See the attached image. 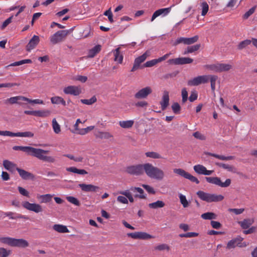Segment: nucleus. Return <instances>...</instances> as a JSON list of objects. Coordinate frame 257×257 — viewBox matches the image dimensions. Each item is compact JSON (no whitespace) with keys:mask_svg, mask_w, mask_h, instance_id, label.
Segmentation results:
<instances>
[{"mask_svg":"<svg viewBox=\"0 0 257 257\" xmlns=\"http://www.w3.org/2000/svg\"><path fill=\"white\" fill-rule=\"evenodd\" d=\"M18 189L19 190V193L21 195H22L24 196H26V197L29 196V192L27 190H26L25 188H24L22 187H18Z\"/></svg>","mask_w":257,"mask_h":257,"instance_id":"69168bd1","label":"nucleus"},{"mask_svg":"<svg viewBox=\"0 0 257 257\" xmlns=\"http://www.w3.org/2000/svg\"><path fill=\"white\" fill-rule=\"evenodd\" d=\"M53 195L50 194L44 195H37V198L40 201L41 203H47L52 201Z\"/></svg>","mask_w":257,"mask_h":257,"instance_id":"393cba45","label":"nucleus"},{"mask_svg":"<svg viewBox=\"0 0 257 257\" xmlns=\"http://www.w3.org/2000/svg\"><path fill=\"white\" fill-rule=\"evenodd\" d=\"M50 113V111L48 110H35V116L45 117L49 116Z\"/></svg>","mask_w":257,"mask_h":257,"instance_id":"ea45409f","label":"nucleus"},{"mask_svg":"<svg viewBox=\"0 0 257 257\" xmlns=\"http://www.w3.org/2000/svg\"><path fill=\"white\" fill-rule=\"evenodd\" d=\"M172 108L175 113L178 114L180 110V106L178 103L176 102L172 104Z\"/></svg>","mask_w":257,"mask_h":257,"instance_id":"680f3d73","label":"nucleus"},{"mask_svg":"<svg viewBox=\"0 0 257 257\" xmlns=\"http://www.w3.org/2000/svg\"><path fill=\"white\" fill-rule=\"evenodd\" d=\"M171 8L160 9L155 11L152 15L151 22H153L157 17L163 15L165 16L167 15L171 11Z\"/></svg>","mask_w":257,"mask_h":257,"instance_id":"412c9836","label":"nucleus"},{"mask_svg":"<svg viewBox=\"0 0 257 257\" xmlns=\"http://www.w3.org/2000/svg\"><path fill=\"white\" fill-rule=\"evenodd\" d=\"M5 215L9 217L11 219H17L18 213H14L13 212H7L4 213Z\"/></svg>","mask_w":257,"mask_h":257,"instance_id":"e2e57ef3","label":"nucleus"},{"mask_svg":"<svg viewBox=\"0 0 257 257\" xmlns=\"http://www.w3.org/2000/svg\"><path fill=\"white\" fill-rule=\"evenodd\" d=\"M104 15L108 17V19L110 23L113 22V15L110 8L104 13Z\"/></svg>","mask_w":257,"mask_h":257,"instance_id":"13d9d810","label":"nucleus"},{"mask_svg":"<svg viewBox=\"0 0 257 257\" xmlns=\"http://www.w3.org/2000/svg\"><path fill=\"white\" fill-rule=\"evenodd\" d=\"M66 199L68 202L76 206H79L80 204L79 201L74 197L67 196Z\"/></svg>","mask_w":257,"mask_h":257,"instance_id":"864d4df0","label":"nucleus"},{"mask_svg":"<svg viewBox=\"0 0 257 257\" xmlns=\"http://www.w3.org/2000/svg\"><path fill=\"white\" fill-rule=\"evenodd\" d=\"M152 89L150 86L144 87L139 90L135 94V97L138 99L146 98L152 92Z\"/></svg>","mask_w":257,"mask_h":257,"instance_id":"ddd939ff","label":"nucleus"},{"mask_svg":"<svg viewBox=\"0 0 257 257\" xmlns=\"http://www.w3.org/2000/svg\"><path fill=\"white\" fill-rule=\"evenodd\" d=\"M69 33L68 30L58 31L52 35L50 38V40L53 44H56L62 42L64 40Z\"/></svg>","mask_w":257,"mask_h":257,"instance_id":"0eeeda50","label":"nucleus"},{"mask_svg":"<svg viewBox=\"0 0 257 257\" xmlns=\"http://www.w3.org/2000/svg\"><path fill=\"white\" fill-rule=\"evenodd\" d=\"M53 130L55 134H59L61 132L60 125L57 122L56 118H53L52 121Z\"/></svg>","mask_w":257,"mask_h":257,"instance_id":"79ce46f5","label":"nucleus"},{"mask_svg":"<svg viewBox=\"0 0 257 257\" xmlns=\"http://www.w3.org/2000/svg\"><path fill=\"white\" fill-rule=\"evenodd\" d=\"M13 18V16H12L3 22L2 25L1 27L2 30H4L12 22Z\"/></svg>","mask_w":257,"mask_h":257,"instance_id":"052dcab7","label":"nucleus"},{"mask_svg":"<svg viewBox=\"0 0 257 257\" xmlns=\"http://www.w3.org/2000/svg\"><path fill=\"white\" fill-rule=\"evenodd\" d=\"M149 55L150 52L149 51H147L143 55L136 58L131 71L133 72L138 69L139 68L140 64L144 62Z\"/></svg>","mask_w":257,"mask_h":257,"instance_id":"dca6fc26","label":"nucleus"},{"mask_svg":"<svg viewBox=\"0 0 257 257\" xmlns=\"http://www.w3.org/2000/svg\"><path fill=\"white\" fill-rule=\"evenodd\" d=\"M35 148L30 146H15L13 147V149L15 151H22L26 153L28 155L33 156Z\"/></svg>","mask_w":257,"mask_h":257,"instance_id":"6ab92c4d","label":"nucleus"},{"mask_svg":"<svg viewBox=\"0 0 257 257\" xmlns=\"http://www.w3.org/2000/svg\"><path fill=\"white\" fill-rule=\"evenodd\" d=\"M206 181L209 183L215 184L219 187L225 188L230 186L231 180L230 179H227L224 182H222L220 179L217 177H206Z\"/></svg>","mask_w":257,"mask_h":257,"instance_id":"6e6552de","label":"nucleus"},{"mask_svg":"<svg viewBox=\"0 0 257 257\" xmlns=\"http://www.w3.org/2000/svg\"><path fill=\"white\" fill-rule=\"evenodd\" d=\"M134 121L133 120H121L119 121V125L123 128H131L134 125Z\"/></svg>","mask_w":257,"mask_h":257,"instance_id":"f704fd0d","label":"nucleus"},{"mask_svg":"<svg viewBox=\"0 0 257 257\" xmlns=\"http://www.w3.org/2000/svg\"><path fill=\"white\" fill-rule=\"evenodd\" d=\"M196 194L201 200L208 203L219 202L224 199L222 195L209 193L202 191H197Z\"/></svg>","mask_w":257,"mask_h":257,"instance_id":"7ed1b4c3","label":"nucleus"},{"mask_svg":"<svg viewBox=\"0 0 257 257\" xmlns=\"http://www.w3.org/2000/svg\"><path fill=\"white\" fill-rule=\"evenodd\" d=\"M145 155L149 158L152 159H162V156L157 152H148L145 153Z\"/></svg>","mask_w":257,"mask_h":257,"instance_id":"c03bdc74","label":"nucleus"},{"mask_svg":"<svg viewBox=\"0 0 257 257\" xmlns=\"http://www.w3.org/2000/svg\"><path fill=\"white\" fill-rule=\"evenodd\" d=\"M156 64L157 62L155 59L146 62L144 64V66L146 67H151L155 65Z\"/></svg>","mask_w":257,"mask_h":257,"instance_id":"338daca9","label":"nucleus"},{"mask_svg":"<svg viewBox=\"0 0 257 257\" xmlns=\"http://www.w3.org/2000/svg\"><path fill=\"white\" fill-rule=\"evenodd\" d=\"M209 81L208 75H200L189 80L188 85L189 86H198L201 84L207 83Z\"/></svg>","mask_w":257,"mask_h":257,"instance_id":"1a4fd4ad","label":"nucleus"},{"mask_svg":"<svg viewBox=\"0 0 257 257\" xmlns=\"http://www.w3.org/2000/svg\"><path fill=\"white\" fill-rule=\"evenodd\" d=\"M180 202L184 208H186L189 206V203L186 196L182 194L179 195Z\"/></svg>","mask_w":257,"mask_h":257,"instance_id":"49530a36","label":"nucleus"},{"mask_svg":"<svg viewBox=\"0 0 257 257\" xmlns=\"http://www.w3.org/2000/svg\"><path fill=\"white\" fill-rule=\"evenodd\" d=\"M53 229L59 232V233H68L69 232V229L67 228V226L65 225H63L62 224H54L53 226Z\"/></svg>","mask_w":257,"mask_h":257,"instance_id":"cd10ccee","label":"nucleus"},{"mask_svg":"<svg viewBox=\"0 0 257 257\" xmlns=\"http://www.w3.org/2000/svg\"><path fill=\"white\" fill-rule=\"evenodd\" d=\"M95 136L97 138L101 139H108L112 136L108 132L98 131L95 132Z\"/></svg>","mask_w":257,"mask_h":257,"instance_id":"c756f323","label":"nucleus"},{"mask_svg":"<svg viewBox=\"0 0 257 257\" xmlns=\"http://www.w3.org/2000/svg\"><path fill=\"white\" fill-rule=\"evenodd\" d=\"M201 218L205 220L215 219L216 215L213 212H206L201 214Z\"/></svg>","mask_w":257,"mask_h":257,"instance_id":"a19ab883","label":"nucleus"},{"mask_svg":"<svg viewBox=\"0 0 257 257\" xmlns=\"http://www.w3.org/2000/svg\"><path fill=\"white\" fill-rule=\"evenodd\" d=\"M100 49L101 47L100 45H98L94 46L89 51L88 57L90 58H93L97 53L100 51Z\"/></svg>","mask_w":257,"mask_h":257,"instance_id":"4c0bfd02","label":"nucleus"},{"mask_svg":"<svg viewBox=\"0 0 257 257\" xmlns=\"http://www.w3.org/2000/svg\"><path fill=\"white\" fill-rule=\"evenodd\" d=\"M51 102L54 104H62L65 106L66 103L65 100L60 96H54L51 98Z\"/></svg>","mask_w":257,"mask_h":257,"instance_id":"7c9ffc66","label":"nucleus"},{"mask_svg":"<svg viewBox=\"0 0 257 257\" xmlns=\"http://www.w3.org/2000/svg\"><path fill=\"white\" fill-rule=\"evenodd\" d=\"M32 63V60L31 59H25L19 61L15 62L11 64L9 66H20L26 63Z\"/></svg>","mask_w":257,"mask_h":257,"instance_id":"8fccbe9b","label":"nucleus"},{"mask_svg":"<svg viewBox=\"0 0 257 257\" xmlns=\"http://www.w3.org/2000/svg\"><path fill=\"white\" fill-rule=\"evenodd\" d=\"M193 136L196 139L200 140H204L205 139V137L201 134L199 132H196L193 133Z\"/></svg>","mask_w":257,"mask_h":257,"instance_id":"774afa93","label":"nucleus"},{"mask_svg":"<svg viewBox=\"0 0 257 257\" xmlns=\"http://www.w3.org/2000/svg\"><path fill=\"white\" fill-rule=\"evenodd\" d=\"M94 128V126H89L86 128L80 129V130H79L78 132H77V133L81 135H84L88 133L89 132L93 130Z\"/></svg>","mask_w":257,"mask_h":257,"instance_id":"3c124183","label":"nucleus"},{"mask_svg":"<svg viewBox=\"0 0 257 257\" xmlns=\"http://www.w3.org/2000/svg\"><path fill=\"white\" fill-rule=\"evenodd\" d=\"M19 100L26 101V97L23 96H17L10 97L7 101L11 104L18 103L21 104V103L18 102Z\"/></svg>","mask_w":257,"mask_h":257,"instance_id":"c9c22d12","label":"nucleus"},{"mask_svg":"<svg viewBox=\"0 0 257 257\" xmlns=\"http://www.w3.org/2000/svg\"><path fill=\"white\" fill-rule=\"evenodd\" d=\"M97 100L96 97L95 96H93L90 99H81L80 101L85 104L86 105H91L94 102H95Z\"/></svg>","mask_w":257,"mask_h":257,"instance_id":"09e8293b","label":"nucleus"},{"mask_svg":"<svg viewBox=\"0 0 257 257\" xmlns=\"http://www.w3.org/2000/svg\"><path fill=\"white\" fill-rule=\"evenodd\" d=\"M22 206L25 209L38 213L43 211V208L41 205L37 203H31L28 201H24L22 202Z\"/></svg>","mask_w":257,"mask_h":257,"instance_id":"9b49d317","label":"nucleus"},{"mask_svg":"<svg viewBox=\"0 0 257 257\" xmlns=\"http://www.w3.org/2000/svg\"><path fill=\"white\" fill-rule=\"evenodd\" d=\"M256 8V6L253 7L251 9H250L247 12H246L244 15L243 16V18L244 19H247L248 17L251 16L255 11Z\"/></svg>","mask_w":257,"mask_h":257,"instance_id":"4d7b16f0","label":"nucleus"},{"mask_svg":"<svg viewBox=\"0 0 257 257\" xmlns=\"http://www.w3.org/2000/svg\"><path fill=\"white\" fill-rule=\"evenodd\" d=\"M40 42L38 36L34 35L27 45L26 49L28 51H31L34 49Z\"/></svg>","mask_w":257,"mask_h":257,"instance_id":"4be33fe9","label":"nucleus"},{"mask_svg":"<svg viewBox=\"0 0 257 257\" xmlns=\"http://www.w3.org/2000/svg\"><path fill=\"white\" fill-rule=\"evenodd\" d=\"M165 204L163 201L158 200L155 202L149 204L148 206L150 208L156 209L163 208L165 206Z\"/></svg>","mask_w":257,"mask_h":257,"instance_id":"72a5a7b5","label":"nucleus"},{"mask_svg":"<svg viewBox=\"0 0 257 257\" xmlns=\"http://www.w3.org/2000/svg\"><path fill=\"white\" fill-rule=\"evenodd\" d=\"M125 171L131 175L136 176L143 175L145 172L150 178L158 180H162L165 177L162 170L149 163L128 166Z\"/></svg>","mask_w":257,"mask_h":257,"instance_id":"f257e3e1","label":"nucleus"},{"mask_svg":"<svg viewBox=\"0 0 257 257\" xmlns=\"http://www.w3.org/2000/svg\"><path fill=\"white\" fill-rule=\"evenodd\" d=\"M198 36H195L191 38L180 37L177 39L173 44L174 46H177L180 43L185 45H191L196 42L198 40Z\"/></svg>","mask_w":257,"mask_h":257,"instance_id":"f8f14e48","label":"nucleus"},{"mask_svg":"<svg viewBox=\"0 0 257 257\" xmlns=\"http://www.w3.org/2000/svg\"><path fill=\"white\" fill-rule=\"evenodd\" d=\"M139 235L140 239H149L154 238V236L145 232H139Z\"/></svg>","mask_w":257,"mask_h":257,"instance_id":"603ef678","label":"nucleus"},{"mask_svg":"<svg viewBox=\"0 0 257 257\" xmlns=\"http://www.w3.org/2000/svg\"><path fill=\"white\" fill-rule=\"evenodd\" d=\"M0 135L10 137L33 138L34 134L31 132L13 133L9 131H0Z\"/></svg>","mask_w":257,"mask_h":257,"instance_id":"423d86ee","label":"nucleus"},{"mask_svg":"<svg viewBox=\"0 0 257 257\" xmlns=\"http://www.w3.org/2000/svg\"><path fill=\"white\" fill-rule=\"evenodd\" d=\"M173 172L180 176H182L186 179L189 180L190 181L192 182L195 183L197 184L199 183V181L196 177L192 176L191 174L187 172L182 169H174Z\"/></svg>","mask_w":257,"mask_h":257,"instance_id":"9d476101","label":"nucleus"},{"mask_svg":"<svg viewBox=\"0 0 257 257\" xmlns=\"http://www.w3.org/2000/svg\"><path fill=\"white\" fill-rule=\"evenodd\" d=\"M193 169L196 173L201 175H210L213 172V170H207L206 168L202 165H195L193 167Z\"/></svg>","mask_w":257,"mask_h":257,"instance_id":"a211bd4d","label":"nucleus"},{"mask_svg":"<svg viewBox=\"0 0 257 257\" xmlns=\"http://www.w3.org/2000/svg\"><path fill=\"white\" fill-rule=\"evenodd\" d=\"M243 240V238L240 236H238L237 237L231 239L227 242L226 248L230 249L234 248L236 246H239L240 244H241V242H242Z\"/></svg>","mask_w":257,"mask_h":257,"instance_id":"f3484780","label":"nucleus"},{"mask_svg":"<svg viewBox=\"0 0 257 257\" xmlns=\"http://www.w3.org/2000/svg\"><path fill=\"white\" fill-rule=\"evenodd\" d=\"M205 67L215 72H221L227 71L232 68V65L225 63H215L210 65H206Z\"/></svg>","mask_w":257,"mask_h":257,"instance_id":"20e7f679","label":"nucleus"},{"mask_svg":"<svg viewBox=\"0 0 257 257\" xmlns=\"http://www.w3.org/2000/svg\"><path fill=\"white\" fill-rule=\"evenodd\" d=\"M66 171L70 172L85 175L87 174V172L84 169H78L74 167H71L66 168Z\"/></svg>","mask_w":257,"mask_h":257,"instance_id":"473e14b6","label":"nucleus"},{"mask_svg":"<svg viewBox=\"0 0 257 257\" xmlns=\"http://www.w3.org/2000/svg\"><path fill=\"white\" fill-rule=\"evenodd\" d=\"M209 76V80L211 83V88L212 91H214L216 87V81L218 79V77L216 75H208Z\"/></svg>","mask_w":257,"mask_h":257,"instance_id":"37998d69","label":"nucleus"},{"mask_svg":"<svg viewBox=\"0 0 257 257\" xmlns=\"http://www.w3.org/2000/svg\"><path fill=\"white\" fill-rule=\"evenodd\" d=\"M114 61L121 64L123 60V56L120 54L119 48H116L114 51Z\"/></svg>","mask_w":257,"mask_h":257,"instance_id":"e433bc0d","label":"nucleus"},{"mask_svg":"<svg viewBox=\"0 0 257 257\" xmlns=\"http://www.w3.org/2000/svg\"><path fill=\"white\" fill-rule=\"evenodd\" d=\"M200 47V44H196L195 45L188 46L185 50L184 54H187L188 53H192L195 51H197Z\"/></svg>","mask_w":257,"mask_h":257,"instance_id":"58836bf2","label":"nucleus"},{"mask_svg":"<svg viewBox=\"0 0 257 257\" xmlns=\"http://www.w3.org/2000/svg\"><path fill=\"white\" fill-rule=\"evenodd\" d=\"M201 7L202 9L201 15L204 16L207 14L208 11L209 6L206 2H203L201 4Z\"/></svg>","mask_w":257,"mask_h":257,"instance_id":"6e6d98bb","label":"nucleus"},{"mask_svg":"<svg viewBox=\"0 0 257 257\" xmlns=\"http://www.w3.org/2000/svg\"><path fill=\"white\" fill-rule=\"evenodd\" d=\"M11 253L10 250H7L4 247H0V257H8Z\"/></svg>","mask_w":257,"mask_h":257,"instance_id":"5fc2aeb1","label":"nucleus"},{"mask_svg":"<svg viewBox=\"0 0 257 257\" xmlns=\"http://www.w3.org/2000/svg\"><path fill=\"white\" fill-rule=\"evenodd\" d=\"M193 61V59L187 57L177 58L169 59L168 63L169 64L183 65L191 63Z\"/></svg>","mask_w":257,"mask_h":257,"instance_id":"4468645a","label":"nucleus"},{"mask_svg":"<svg viewBox=\"0 0 257 257\" xmlns=\"http://www.w3.org/2000/svg\"><path fill=\"white\" fill-rule=\"evenodd\" d=\"M244 209L243 208H229L228 211L230 212H233L236 215L240 214L243 213Z\"/></svg>","mask_w":257,"mask_h":257,"instance_id":"0e129e2a","label":"nucleus"},{"mask_svg":"<svg viewBox=\"0 0 257 257\" xmlns=\"http://www.w3.org/2000/svg\"><path fill=\"white\" fill-rule=\"evenodd\" d=\"M130 190L134 193H138V194L135 195L136 197L143 199L146 198V195L144 194V190L141 188L132 187L130 188Z\"/></svg>","mask_w":257,"mask_h":257,"instance_id":"c85d7f7f","label":"nucleus"},{"mask_svg":"<svg viewBox=\"0 0 257 257\" xmlns=\"http://www.w3.org/2000/svg\"><path fill=\"white\" fill-rule=\"evenodd\" d=\"M251 43V40H245L244 41H241L239 43L237 46V48L239 50H242L243 48H245L247 46L250 44Z\"/></svg>","mask_w":257,"mask_h":257,"instance_id":"de8ad7c7","label":"nucleus"},{"mask_svg":"<svg viewBox=\"0 0 257 257\" xmlns=\"http://www.w3.org/2000/svg\"><path fill=\"white\" fill-rule=\"evenodd\" d=\"M63 92L66 94H70L74 96H77L81 93V89L79 86L70 85L65 87L63 89Z\"/></svg>","mask_w":257,"mask_h":257,"instance_id":"2eb2a0df","label":"nucleus"},{"mask_svg":"<svg viewBox=\"0 0 257 257\" xmlns=\"http://www.w3.org/2000/svg\"><path fill=\"white\" fill-rule=\"evenodd\" d=\"M0 242L14 247H26L29 245L28 242L22 238L16 239L10 237H0Z\"/></svg>","mask_w":257,"mask_h":257,"instance_id":"f03ea898","label":"nucleus"},{"mask_svg":"<svg viewBox=\"0 0 257 257\" xmlns=\"http://www.w3.org/2000/svg\"><path fill=\"white\" fill-rule=\"evenodd\" d=\"M170 249V246L165 243L160 244L155 247V249L159 251H163L165 250L169 251Z\"/></svg>","mask_w":257,"mask_h":257,"instance_id":"a18cd8bd","label":"nucleus"},{"mask_svg":"<svg viewBox=\"0 0 257 257\" xmlns=\"http://www.w3.org/2000/svg\"><path fill=\"white\" fill-rule=\"evenodd\" d=\"M216 165L221 168H223L224 169H225L227 170L229 172H235V168L232 165L227 164H224L222 163H216Z\"/></svg>","mask_w":257,"mask_h":257,"instance_id":"2f4dec72","label":"nucleus"},{"mask_svg":"<svg viewBox=\"0 0 257 257\" xmlns=\"http://www.w3.org/2000/svg\"><path fill=\"white\" fill-rule=\"evenodd\" d=\"M3 166L6 170L11 172H14L17 169H19L16 164L7 160H4Z\"/></svg>","mask_w":257,"mask_h":257,"instance_id":"a878e982","label":"nucleus"},{"mask_svg":"<svg viewBox=\"0 0 257 257\" xmlns=\"http://www.w3.org/2000/svg\"><path fill=\"white\" fill-rule=\"evenodd\" d=\"M254 220L253 218H246L242 221L238 222L240 227L243 229H246L248 228L254 222Z\"/></svg>","mask_w":257,"mask_h":257,"instance_id":"bb28decb","label":"nucleus"},{"mask_svg":"<svg viewBox=\"0 0 257 257\" xmlns=\"http://www.w3.org/2000/svg\"><path fill=\"white\" fill-rule=\"evenodd\" d=\"M26 101L30 103H35V104H43L44 102L42 100L40 99H30L27 97H26Z\"/></svg>","mask_w":257,"mask_h":257,"instance_id":"bf43d9fd","label":"nucleus"},{"mask_svg":"<svg viewBox=\"0 0 257 257\" xmlns=\"http://www.w3.org/2000/svg\"><path fill=\"white\" fill-rule=\"evenodd\" d=\"M78 186L84 192H96L99 188L92 184H79Z\"/></svg>","mask_w":257,"mask_h":257,"instance_id":"5701e85b","label":"nucleus"},{"mask_svg":"<svg viewBox=\"0 0 257 257\" xmlns=\"http://www.w3.org/2000/svg\"><path fill=\"white\" fill-rule=\"evenodd\" d=\"M17 171L19 173L20 176L23 180H34L35 179V176L33 174L26 171L25 170L19 168L17 169Z\"/></svg>","mask_w":257,"mask_h":257,"instance_id":"aec40b11","label":"nucleus"},{"mask_svg":"<svg viewBox=\"0 0 257 257\" xmlns=\"http://www.w3.org/2000/svg\"><path fill=\"white\" fill-rule=\"evenodd\" d=\"M48 151L44 150L41 149L36 148L33 157H35L40 160H42L49 163H53L55 159L52 156H47L45 154L48 153Z\"/></svg>","mask_w":257,"mask_h":257,"instance_id":"39448f33","label":"nucleus"},{"mask_svg":"<svg viewBox=\"0 0 257 257\" xmlns=\"http://www.w3.org/2000/svg\"><path fill=\"white\" fill-rule=\"evenodd\" d=\"M169 103V95L167 91H165L163 93L162 100L160 101L161 108L163 110L166 109Z\"/></svg>","mask_w":257,"mask_h":257,"instance_id":"b1692460","label":"nucleus"}]
</instances>
